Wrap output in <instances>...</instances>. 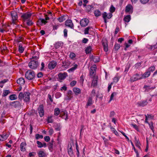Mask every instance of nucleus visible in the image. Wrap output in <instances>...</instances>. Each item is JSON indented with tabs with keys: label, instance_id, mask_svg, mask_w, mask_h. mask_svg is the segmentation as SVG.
I'll return each mask as SVG.
<instances>
[{
	"label": "nucleus",
	"instance_id": "35",
	"mask_svg": "<svg viewBox=\"0 0 157 157\" xmlns=\"http://www.w3.org/2000/svg\"><path fill=\"white\" fill-rule=\"evenodd\" d=\"M120 44L116 43L114 46L113 48L115 51H117L118 50V49L120 48Z\"/></svg>",
	"mask_w": 157,
	"mask_h": 157
},
{
	"label": "nucleus",
	"instance_id": "52",
	"mask_svg": "<svg viewBox=\"0 0 157 157\" xmlns=\"http://www.w3.org/2000/svg\"><path fill=\"white\" fill-rule=\"evenodd\" d=\"M43 136L41 135L37 134L36 135V140H38L39 138L42 139L43 138Z\"/></svg>",
	"mask_w": 157,
	"mask_h": 157
},
{
	"label": "nucleus",
	"instance_id": "23",
	"mask_svg": "<svg viewBox=\"0 0 157 157\" xmlns=\"http://www.w3.org/2000/svg\"><path fill=\"white\" fill-rule=\"evenodd\" d=\"M144 88L145 89V92H148L150 90L153 89L155 88V87H150L149 86H147L146 85H145L144 87Z\"/></svg>",
	"mask_w": 157,
	"mask_h": 157
},
{
	"label": "nucleus",
	"instance_id": "47",
	"mask_svg": "<svg viewBox=\"0 0 157 157\" xmlns=\"http://www.w3.org/2000/svg\"><path fill=\"white\" fill-rule=\"evenodd\" d=\"M92 5H88L86 7V10L87 12H89L91 11V9L93 8Z\"/></svg>",
	"mask_w": 157,
	"mask_h": 157
},
{
	"label": "nucleus",
	"instance_id": "2",
	"mask_svg": "<svg viewBox=\"0 0 157 157\" xmlns=\"http://www.w3.org/2000/svg\"><path fill=\"white\" fill-rule=\"evenodd\" d=\"M39 65L37 61L35 60H31L30 61L28 64L29 67L32 69H36Z\"/></svg>",
	"mask_w": 157,
	"mask_h": 157
},
{
	"label": "nucleus",
	"instance_id": "40",
	"mask_svg": "<svg viewBox=\"0 0 157 157\" xmlns=\"http://www.w3.org/2000/svg\"><path fill=\"white\" fill-rule=\"evenodd\" d=\"M155 70V66H152L151 67H150L147 70V71L150 72L151 73V72H153Z\"/></svg>",
	"mask_w": 157,
	"mask_h": 157
},
{
	"label": "nucleus",
	"instance_id": "19",
	"mask_svg": "<svg viewBox=\"0 0 157 157\" xmlns=\"http://www.w3.org/2000/svg\"><path fill=\"white\" fill-rule=\"evenodd\" d=\"M11 105L15 108H17L20 106L21 103L18 101H16L12 102Z\"/></svg>",
	"mask_w": 157,
	"mask_h": 157
},
{
	"label": "nucleus",
	"instance_id": "54",
	"mask_svg": "<svg viewBox=\"0 0 157 157\" xmlns=\"http://www.w3.org/2000/svg\"><path fill=\"white\" fill-rule=\"evenodd\" d=\"M68 152L69 155L71 157L73 156L74 155L73 150H68Z\"/></svg>",
	"mask_w": 157,
	"mask_h": 157
},
{
	"label": "nucleus",
	"instance_id": "48",
	"mask_svg": "<svg viewBox=\"0 0 157 157\" xmlns=\"http://www.w3.org/2000/svg\"><path fill=\"white\" fill-rule=\"evenodd\" d=\"M135 142L136 146L138 147L139 148H140V142L137 140H136V137L135 138Z\"/></svg>",
	"mask_w": 157,
	"mask_h": 157
},
{
	"label": "nucleus",
	"instance_id": "56",
	"mask_svg": "<svg viewBox=\"0 0 157 157\" xmlns=\"http://www.w3.org/2000/svg\"><path fill=\"white\" fill-rule=\"evenodd\" d=\"M115 8L114 7H113V6H111L110 8V12L111 13H113L115 11Z\"/></svg>",
	"mask_w": 157,
	"mask_h": 157
},
{
	"label": "nucleus",
	"instance_id": "62",
	"mask_svg": "<svg viewBox=\"0 0 157 157\" xmlns=\"http://www.w3.org/2000/svg\"><path fill=\"white\" fill-rule=\"evenodd\" d=\"M43 74L42 72H39L37 74V77L38 78H40L43 76Z\"/></svg>",
	"mask_w": 157,
	"mask_h": 157
},
{
	"label": "nucleus",
	"instance_id": "13",
	"mask_svg": "<svg viewBox=\"0 0 157 157\" xmlns=\"http://www.w3.org/2000/svg\"><path fill=\"white\" fill-rule=\"evenodd\" d=\"M30 95V94L29 92L24 93V100L25 101L27 102L29 101Z\"/></svg>",
	"mask_w": 157,
	"mask_h": 157
},
{
	"label": "nucleus",
	"instance_id": "18",
	"mask_svg": "<svg viewBox=\"0 0 157 157\" xmlns=\"http://www.w3.org/2000/svg\"><path fill=\"white\" fill-rule=\"evenodd\" d=\"M17 83L20 85H22L24 84L25 80L23 78H20L17 80Z\"/></svg>",
	"mask_w": 157,
	"mask_h": 157
},
{
	"label": "nucleus",
	"instance_id": "25",
	"mask_svg": "<svg viewBox=\"0 0 157 157\" xmlns=\"http://www.w3.org/2000/svg\"><path fill=\"white\" fill-rule=\"evenodd\" d=\"M92 51V48L90 46H88L85 50V52L86 54L90 53Z\"/></svg>",
	"mask_w": 157,
	"mask_h": 157
},
{
	"label": "nucleus",
	"instance_id": "22",
	"mask_svg": "<svg viewBox=\"0 0 157 157\" xmlns=\"http://www.w3.org/2000/svg\"><path fill=\"white\" fill-rule=\"evenodd\" d=\"M67 99L70 100L73 98V93L71 90H69L67 92Z\"/></svg>",
	"mask_w": 157,
	"mask_h": 157
},
{
	"label": "nucleus",
	"instance_id": "7",
	"mask_svg": "<svg viewBox=\"0 0 157 157\" xmlns=\"http://www.w3.org/2000/svg\"><path fill=\"white\" fill-rule=\"evenodd\" d=\"M45 19H39L37 21V24L39 25H42L43 24L45 25L47 22L46 20H49V17H45Z\"/></svg>",
	"mask_w": 157,
	"mask_h": 157
},
{
	"label": "nucleus",
	"instance_id": "24",
	"mask_svg": "<svg viewBox=\"0 0 157 157\" xmlns=\"http://www.w3.org/2000/svg\"><path fill=\"white\" fill-rule=\"evenodd\" d=\"M26 143L24 142H22L21 144L20 147L21 150V151H25V147L26 146Z\"/></svg>",
	"mask_w": 157,
	"mask_h": 157
},
{
	"label": "nucleus",
	"instance_id": "41",
	"mask_svg": "<svg viewBox=\"0 0 157 157\" xmlns=\"http://www.w3.org/2000/svg\"><path fill=\"white\" fill-rule=\"evenodd\" d=\"M75 145H76V149L77 150V153H76V154L78 157H79V147L77 144V142L75 143Z\"/></svg>",
	"mask_w": 157,
	"mask_h": 157
},
{
	"label": "nucleus",
	"instance_id": "46",
	"mask_svg": "<svg viewBox=\"0 0 157 157\" xmlns=\"http://www.w3.org/2000/svg\"><path fill=\"white\" fill-rule=\"evenodd\" d=\"M63 44V43L62 42H58L55 44V47L56 48H58L59 47Z\"/></svg>",
	"mask_w": 157,
	"mask_h": 157
},
{
	"label": "nucleus",
	"instance_id": "60",
	"mask_svg": "<svg viewBox=\"0 0 157 157\" xmlns=\"http://www.w3.org/2000/svg\"><path fill=\"white\" fill-rule=\"evenodd\" d=\"M88 41V40L86 38H84L82 41V42L83 43H86Z\"/></svg>",
	"mask_w": 157,
	"mask_h": 157
},
{
	"label": "nucleus",
	"instance_id": "44",
	"mask_svg": "<svg viewBox=\"0 0 157 157\" xmlns=\"http://www.w3.org/2000/svg\"><path fill=\"white\" fill-rule=\"evenodd\" d=\"M110 129L113 132V133H114L117 136H118V132L116 130H115V128L111 126Z\"/></svg>",
	"mask_w": 157,
	"mask_h": 157
},
{
	"label": "nucleus",
	"instance_id": "36",
	"mask_svg": "<svg viewBox=\"0 0 157 157\" xmlns=\"http://www.w3.org/2000/svg\"><path fill=\"white\" fill-rule=\"evenodd\" d=\"M10 98L11 100H14L17 99V96L16 94H12L10 95L9 97Z\"/></svg>",
	"mask_w": 157,
	"mask_h": 157
},
{
	"label": "nucleus",
	"instance_id": "10",
	"mask_svg": "<svg viewBox=\"0 0 157 157\" xmlns=\"http://www.w3.org/2000/svg\"><path fill=\"white\" fill-rule=\"evenodd\" d=\"M65 25L66 26L72 29H74V25L71 20H67L65 21Z\"/></svg>",
	"mask_w": 157,
	"mask_h": 157
},
{
	"label": "nucleus",
	"instance_id": "49",
	"mask_svg": "<svg viewBox=\"0 0 157 157\" xmlns=\"http://www.w3.org/2000/svg\"><path fill=\"white\" fill-rule=\"evenodd\" d=\"M52 116H50L48 117L47 121L49 123H52L53 122V120L52 119Z\"/></svg>",
	"mask_w": 157,
	"mask_h": 157
},
{
	"label": "nucleus",
	"instance_id": "5",
	"mask_svg": "<svg viewBox=\"0 0 157 157\" xmlns=\"http://www.w3.org/2000/svg\"><path fill=\"white\" fill-rule=\"evenodd\" d=\"M108 42L107 40L105 39H103L102 40V45L104 48V51L105 52H107L108 51Z\"/></svg>",
	"mask_w": 157,
	"mask_h": 157
},
{
	"label": "nucleus",
	"instance_id": "11",
	"mask_svg": "<svg viewBox=\"0 0 157 157\" xmlns=\"http://www.w3.org/2000/svg\"><path fill=\"white\" fill-rule=\"evenodd\" d=\"M38 110L40 117H42L44 116V111L43 105H41L39 106Z\"/></svg>",
	"mask_w": 157,
	"mask_h": 157
},
{
	"label": "nucleus",
	"instance_id": "33",
	"mask_svg": "<svg viewBox=\"0 0 157 157\" xmlns=\"http://www.w3.org/2000/svg\"><path fill=\"white\" fill-rule=\"evenodd\" d=\"M130 20V16L128 15L124 17V20L126 22H128Z\"/></svg>",
	"mask_w": 157,
	"mask_h": 157
},
{
	"label": "nucleus",
	"instance_id": "6",
	"mask_svg": "<svg viewBox=\"0 0 157 157\" xmlns=\"http://www.w3.org/2000/svg\"><path fill=\"white\" fill-rule=\"evenodd\" d=\"M11 14L13 23L15 24V21L17 20L18 18L17 13L16 11H13L11 12Z\"/></svg>",
	"mask_w": 157,
	"mask_h": 157
},
{
	"label": "nucleus",
	"instance_id": "39",
	"mask_svg": "<svg viewBox=\"0 0 157 157\" xmlns=\"http://www.w3.org/2000/svg\"><path fill=\"white\" fill-rule=\"evenodd\" d=\"M24 48L21 45L19 44V46L18 51L19 52L21 53L23 52L24 51Z\"/></svg>",
	"mask_w": 157,
	"mask_h": 157
},
{
	"label": "nucleus",
	"instance_id": "27",
	"mask_svg": "<svg viewBox=\"0 0 157 157\" xmlns=\"http://www.w3.org/2000/svg\"><path fill=\"white\" fill-rule=\"evenodd\" d=\"M66 17V16L65 15H63L61 17H58L57 19L59 22H61L64 21L66 19V18H65Z\"/></svg>",
	"mask_w": 157,
	"mask_h": 157
},
{
	"label": "nucleus",
	"instance_id": "20",
	"mask_svg": "<svg viewBox=\"0 0 157 157\" xmlns=\"http://www.w3.org/2000/svg\"><path fill=\"white\" fill-rule=\"evenodd\" d=\"M38 154L39 157H45L47 155L45 152L41 150L39 151Z\"/></svg>",
	"mask_w": 157,
	"mask_h": 157
},
{
	"label": "nucleus",
	"instance_id": "53",
	"mask_svg": "<svg viewBox=\"0 0 157 157\" xmlns=\"http://www.w3.org/2000/svg\"><path fill=\"white\" fill-rule=\"evenodd\" d=\"M26 22V24L28 26H31L33 25V23L31 20L29 19Z\"/></svg>",
	"mask_w": 157,
	"mask_h": 157
},
{
	"label": "nucleus",
	"instance_id": "30",
	"mask_svg": "<svg viewBox=\"0 0 157 157\" xmlns=\"http://www.w3.org/2000/svg\"><path fill=\"white\" fill-rule=\"evenodd\" d=\"M95 16L96 17L100 16L101 15V12L99 10H96L94 12Z\"/></svg>",
	"mask_w": 157,
	"mask_h": 157
},
{
	"label": "nucleus",
	"instance_id": "17",
	"mask_svg": "<svg viewBox=\"0 0 157 157\" xmlns=\"http://www.w3.org/2000/svg\"><path fill=\"white\" fill-rule=\"evenodd\" d=\"M90 58L95 63H97L99 61V58L98 56L92 55L90 56Z\"/></svg>",
	"mask_w": 157,
	"mask_h": 157
},
{
	"label": "nucleus",
	"instance_id": "38",
	"mask_svg": "<svg viewBox=\"0 0 157 157\" xmlns=\"http://www.w3.org/2000/svg\"><path fill=\"white\" fill-rule=\"evenodd\" d=\"M54 114L55 115H58L60 113L59 109L58 108H55L54 110Z\"/></svg>",
	"mask_w": 157,
	"mask_h": 157
},
{
	"label": "nucleus",
	"instance_id": "34",
	"mask_svg": "<svg viewBox=\"0 0 157 157\" xmlns=\"http://www.w3.org/2000/svg\"><path fill=\"white\" fill-rule=\"evenodd\" d=\"M24 93L23 94L22 92L20 93L18 97L19 99L21 101L24 98Z\"/></svg>",
	"mask_w": 157,
	"mask_h": 157
},
{
	"label": "nucleus",
	"instance_id": "16",
	"mask_svg": "<svg viewBox=\"0 0 157 157\" xmlns=\"http://www.w3.org/2000/svg\"><path fill=\"white\" fill-rule=\"evenodd\" d=\"M59 116L66 120L68 119L67 114L66 111H62L60 113Z\"/></svg>",
	"mask_w": 157,
	"mask_h": 157
},
{
	"label": "nucleus",
	"instance_id": "63",
	"mask_svg": "<svg viewBox=\"0 0 157 157\" xmlns=\"http://www.w3.org/2000/svg\"><path fill=\"white\" fill-rule=\"evenodd\" d=\"M48 146L49 148V149L50 150L51 149H52L53 148V144L51 143H49L48 144Z\"/></svg>",
	"mask_w": 157,
	"mask_h": 157
},
{
	"label": "nucleus",
	"instance_id": "31",
	"mask_svg": "<svg viewBox=\"0 0 157 157\" xmlns=\"http://www.w3.org/2000/svg\"><path fill=\"white\" fill-rule=\"evenodd\" d=\"M102 15L103 18L104 20L105 23L106 25L107 22L106 19V18H107V13L105 12L102 14Z\"/></svg>",
	"mask_w": 157,
	"mask_h": 157
},
{
	"label": "nucleus",
	"instance_id": "50",
	"mask_svg": "<svg viewBox=\"0 0 157 157\" xmlns=\"http://www.w3.org/2000/svg\"><path fill=\"white\" fill-rule=\"evenodd\" d=\"M117 94L116 92H113L111 94V95L110 97V100H109V102L110 101H112L113 99V97L115 96H116L117 95Z\"/></svg>",
	"mask_w": 157,
	"mask_h": 157
},
{
	"label": "nucleus",
	"instance_id": "58",
	"mask_svg": "<svg viewBox=\"0 0 157 157\" xmlns=\"http://www.w3.org/2000/svg\"><path fill=\"white\" fill-rule=\"evenodd\" d=\"M44 140L46 142H48L50 140V138L49 136H46L44 137Z\"/></svg>",
	"mask_w": 157,
	"mask_h": 157
},
{
	"label": "nucleus",
	"instance_id": "26",
	"mask_svg": "<svg viewBox=\"0 0 157 157\" xmlns=\"http://www.w3.org/2000/svg\"><path fill=\"white\" fill-rule=\"evenodd\" d=\"M150 75V73L148 72L147 70L142 75L143 78H145L147 77H148Z\"/></svg>",
	"mask_w": 157,
	"mask_h": 157
},
{
	"label": "nucleus",
	"instance_id": "55",
	"mask_svg": "<svg viewBox=\"0 0 157 157\" xmlns=\"http://www.w3.org/2000/svg\"><path fill=\"white\" fill-rule=\"evenodd\" d=\"M147 47L148 49H150L151 50H153L155 49V48H154L153 45H148L147 46Z\"/></svg>",
	"mask_w": 157,
	"mask_h": 157
},
{
	"label": "nucleus",
	"instance_id": "4",
	"mask_svg": "<svg viewBox=\"0 0 157 157\" xmlns=\"http://www.w3.org/2000/svg\"><path fill=\"white\" fill-rule=\"evenodd\" d=\"M108 42L107 40L105 39H103L102 40V45L104 48V51L105 52H107L108 51Z\"/></svg>",
	"mask_w": 157,
	"mask_h": 157
},
{
	"label": "nucleus",
	"instance_id": "43",
	"mask_svg": "<svg viewBox=\"0 0 157 157\" xmlns=\"http://www.w3.org/2000/svg\"><path fill=\"white\" fill-rule=\"evenodd\" d=\"M92 28L91 27H88L84 30V34H89V31Z\"/></svg>",
	"mask_w": 157,
	"mask_h": 157
},
{
	"label": "nucleus",
	"instance_id": "12",
	"mask_svg": "<svg viewBox=\"0 0 157 157\" xmlns=\"http://www.w3.org/2000/svg\"><path fill=\"white\" fill-rule=\"evenodd\" d=\"M57 65V63L55 61L50 62L48 64V68L50 70L54 69Z\"/></svg>",
	"mask_w": 157,
	"mask_h": 157
},
{
	"label": "nucleus",
	"instance_id": "32",
	"mask_svg": "<svg viewBox=\"0 0 157 157\" xmlns=\"http://www.w3.org/2000/svg\"><path fill=\"white\" fill-rule=\"evenodd\" d=\"M138 78H137L136 74L133 75L130 79V80L131 82H134L138 80Z\"/></svg>",
	"mask_w": 157,
	"mask_h": 157
},
{
	"label": "nucleus",
	"instance_id": "59",
	"mask_svg": "<svg viewBox=\"0 0 157 157\" xmlns=\"http://www.w3.org/2000/svg\"><path fill=\"white\" fill-rule=\"evenodd\" d=\"M67 29H64L63 30L64 36V37L67 36Z\"/></svg>",
	"mask_w": 157,
	"mask_h": 157
},
{
	"label": "nucleus",
	"instance_id": "42",
	"mask_svg": "<svg viewBox=\"0 0 157 157\" xmlns=\"http://www.w3.org/2000/svg\"><path fill=\"white\" fill-rule=\"evenodd\" d=\"M10 93V92L9 90H6L4 91L3 93L2 96L3 97H5L7 95L9 94Z\"/></svg>",
	"mask_w": 157,
	"mask_h": 157
},
{
	"label": "nucleus",
	"instance_id": "15",
	"mask_svg": "<svg viewBox=\"0 0 157 157\" xmlns=\"http://www.w3.org/2000/svg\"><path fill=\"white\" fill-rule=\"evenodd\" d=\"M58 75L59 79L64 80L67 76V74L66 72L63 73H60Z\"/></svg>",
	"mask_w": 157,
	"mask_h": 157
},
{
	"label": "nucleus",
	"instance_id": "8",
	"mask_svg": "<svg viewBox=\"0 0 157 157\" xmlns=\"http://www.w3.org/2000/svg\"><path fill=\"white\" fill-rule=\"evenodd\" d=\"M89 22V20L87 18H84L82 19L80 22L81 26L82 27L86 26Z\"/></svg>",
	"mask_w": 157,
	"mask_h": 157
},
{
	"label": "nucleus",
	"instance_id": "21",
	"mask_svg": "<svg viewBox=\"0 0 157 157\" xmlns=\"http://www.w3.org/2000/svg\"><path fill=\"white\" fill-rule=\"evenodd\" d=\"M73 91L76 95H78L81 93L80 90L79 88L76 87H74L73 88Z\"/></svg>",
	"mask_w": 157,
	"mask_h": 157
},
{
	"label": "nucleus",
	"instance_id": "9",
	"mask_svg": "<svg viewBox=\"0 0 157 157\" xmlns=\"http://www.w3.org/2000/svg\"><path fill=\"white\" fill-rule=\"evenodd\" d=\"M94 101L92 100V98L91 97H89L87 100L86 104L85 107L87 108L89 106H91L93 103Z\"/></svg>",
	"mask_w": 157,
	"mask_h": 157
},
{
	"label": "nucleus",
	"instance_id": "64",
	"mask_svg": "<svg viewBox=\"0 0 157 157\" xmlns=\"http://www.w3.org/2000/svg\"><path fill=\"white\" fill-rule=\"evenodd\" d=\"M119 79V78L117 77H115L113 78V82H117Z\"/></svg>",
	"mask_w": 157,
	"mask_h": 157
},
{
	"label": "nucleus",
	"instance_id": "61",
	"mask_svg": "<svg viewBox=\"0 0 157 157\" xmlns=\"http://www.w3.org/2000/svg\"><path fill=\"white\" fill-rule=\"evenodd\" d=\"M31 54L33 55H39V52H35L34 51H32Z\"/></svg>",
	"mask_w": 157,
	"mask_h": 157
},
{
	"label": "nucleus",
	"instance_id": "57",
	"mask_svg": "<svg viewBox=\"0 0 157 157\" xmlns=\"http://www.w3.org/2000/svg\"><path fill=\"white\" fill-rule=\"evenodd\" d=\"M149 0H140L141 3L143 4H145L147 3Z\"/></svg>",
	"mask_w": 157,
	"mask_h": 157
},
{
	"label": "nucleus",
	"instance_id": "14",
	"mask_svg": "<svg viewBox=\"0 0 157 157\" xmlns=\"http://www.w3.org/2000/svg\"><path fill=\"white\" fill-rule=\"evenodd\" d=\"M147 100H142L137 103L138 106L144 107L147 104Z\"/></svg>",
	"mask_w": 157,
	"mask_h": 157
},
{
	"label": "nucleus",
	"instance_id": "45",
	"mask_svg": "<svg viewBox=\"0 0 157 157\" xmlns=\"http://www.w3.org/2000/svg\"><path fill=\"white\" fill-rule=\"evenodd\" d=\"M97 80L96 78H94L93 79L92 82V85L94 86H96L97 85Z\"/></svg>",
	"mask_w": 157,
	"mask_h": 157
},
{
	"label": "nucleus",
	"instance_id": "29",
	"mask_svg": "<svg viewBox=\"0 0 157 157\" xmlns=\"http://www.w3.org/2000/svg\"><path fill=\"white\" fill-rule=\"evenodd\" d=\"M8 135H0V138L1 141H3L6 140L8 138Z\"/></svg>",
	"mask_w": 157,
	"mask_h": 157
},
{
	"label": "nucleus",
	"instance_id": "51",
	"mask_svg": "<svg viewBox=\"0 0 157 157\" xmlns=\"http://www.w3.org/2000/svg\"><path fill=\"white\" fill-rule=\"evenodd\" d=\"M36 143L38 144L37 147H38L41 148L43 147V146L42 145V143L41 142L39 141H37L36 142Z\"/></svg>",
	"mask_w": 157,
	"mask_h": 157
},
{
	"label": "nucleus",
	"instance_id": "37",
	"mask_svg": "<svg viewBox=\"0 0 157 157\" xmlns=\"http://www.w3.org/2000/svg\"><path fill=\"white\" fill-rule=\"evenodd\" d=\"M132 7V6L131 5H128L126 7L125 12H129Z\"/></svg>",
	"mask_w": 157,
	"mask_h": 157
},
{
	"label": "nucleus",
	"instance_id": "1",
	"mask_svg": "<svg viewBox=\"0 0 157 157\" xmlns=\"http://www.w3.org/2000/svg\"><path fill=\"white\" fill-rule=\"evenodd\" d=\"M35 76V72L33 71L29 70L26 71L25 74V77L28 80H31L34 78Z\"/></svg>",
	"mask_w": 157,
	"mask_h": 157
},
{
	"label": "nucleus",
	"instance_id": "3",
	"mask_svg": "<svg viewBox=\"0 0 157 157\" xmlns=\"http://www.w3.org/2000/svg\"><path fill=\"white\" fill-rule=\"evenodd\" d=\"M32 15L31 13H25L22 14L21 16L22 20L24 21H27L30 19V18Z\"/></svg>",
	"mask_w": 157,
	"mask_h": 157
},
{
	"label": "nucleus",
	"instance_id": "28",
	"mask_svg": "<svg viewBox=\"0 0 157 157\" xmlns=\"http://www.w3.org/2000/svg\"><path fill=\"white\" fill-rule=\"evenodd\" d=\"M77 67L78 65L76 64H75L73 65V67L68 69V71L69 72H73L77 68Z\"/></svg>",
	"mask_w": 157,
	"mask_h": 157
}]
</instances>
